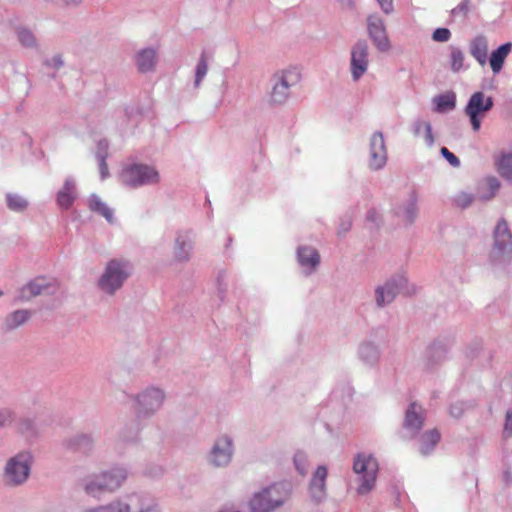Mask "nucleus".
<instances>
[{
  "label": "nucleus",
  "instance_id": "obj_1",
  "mask_svg": "<svg viewBox=\"0 0 512 512\" xmlns=\"http://www.w3.org/2000/svg\"><path fill=\"white\" fill-rule=\"evenodd\" d=\"M128 469L124 466H113L86 476L82 480L83 491L90 497L100 499L106 493L119 490L128 478Z\"/></svg>",
  "mask_w": 512,
  "mask_h": 512
},
{
  "label": "nucleus",
  "instance_id": "obj_2",
  "mask_svg": "<svg viewBox=\"0 0 512 512\" xmlns=\"http://www.w3.org/2000/svg\"><path fill=\"white\" fill-rule=\"evenodd\" d=\"M291 497L289 483H273L252 494L248 507L251 512H276L280 510Z\"/></svg>",
  "mask_w": 512,
  "mask_h": 512
},
{
  "label": "nucleus",
  "instance_id": "obj_3",
  "mask_svg": "<svg viewBox=\"0 0 512 512\" xmlns=\"http://www.w3.org/2000/svg\"><path fill=\"white\" fill-rule=\"evenodd\" d=\"M133 270V264L126 258L110 259L97 280L98 289L105 295L114 296L123 288Z\"/></svg>",
  "mask_w": 512,
  "mask_h": 512
},
{
  "label": "nucleus",
  "instance_id": "obj_4",
  "mask_svg": "<svg viewBox=\"0 0 512 512\" xmlns=\"http://www.w3.org/2000/svg\"><path fill=\"white\" fill-rule=\"evenodd\" d=\"M118 179L121 185L130 189L156 186L161 182L160 173L155 166L135 161L122 164Z\"/></svg>",
  "mask_w": 512,
  "mask_h": 512
},
{
  "label": "nucleus",
  "instance_id": "obj_5",
  "mask_svg": "<svg viewBox=\"0 0 512 512\" xmlns=\"http://www.w3.org/2000/svg\"><path fill=\"white\" fill-rule=\"evenodd\" d=\"M167 394L159 387L150 385L130 396L137 420H148L154 417L164 406Z\"/></svg>",
  "mask_w": 512,
  "mask_h": 512
},
{
  "label": "nucleus",
  "instance_id": "obj_6",
  "mask_svg": "<svg viewBox=\"0 0 512 512\" xmlns=\"http://www.w3.org/2000/svg\"><path fill=\"white\" fill-rule=\"evenodd\" d=\"M378 470V461L373 455L366 453L356 455L353 461V472L358 482L356 489L358 495H367L374 489Z\"/></svg>",
  "mask_w": 512,
  "mask_h": 512
},
{
  "label": "nucleus",
  "instance_id": "obj_7",
  "mask_svg": "<svg viewBox=\"0 0 512 512\" xmlns=\"http://www.w3.org/2000/svg\"><path fill=\"white\" fill-rule=\"evenodd\" d=\"M301 80V71L296 66H291L275 72L271 77L270 103L283 105L290 97V89Z\"/></svg>",
  "mask_w": 512,
  "mask_h": 512
},
{
  "label": "nucleus",
  "instance_id": "obj_8",
  "mask_svg": "<svg viewBox=\"0 0 512 512\" xmlns=\"http://www.w3.org/2000/svg\"><path fill=\"white\" fill-rule=\"evenodd\" d=\"M414 289L408 287V280L403 274H394L383 284L376 286L374 291L375 304L377 308L382 309L390 305L397 295L410 294Z\"/></svg>",
  "mask_w": 512,
  "mask_h": 512
},
{
  "label": "nucleus",
  "instance_id": "obj_9",
  "mask_svg": "<svg viewBox=\"0 0 512 512\" xmlns=\"http://www.w3.org/2000/svg\"><path fill=\"white\" fill-rule=\"evenodd\" d=\"M512 254V233L504 219H500L493 230V246L490 259L494 264L507 263Z\"/></svg>",
  "mask_w": 512,
  "mask_h": 512
},
{
  "label": "nucleus",
  "instance_id": "obj_10",
  "mask_svg": "<svg viewBox=\"0 0 512 512\" xmlns=\"http://www.w3.org/2000/svg\"><path fill=\"white\" fill-rule=\"evenodd\" d=\"M31 470V457L28 453H18L8 459L3 472V482L8 487L23 485Z\"/></svg>",
  "mask_w": 512,
  "mask_h": 512
},
{
  "label": "nucleus",
  "instance_id": "obj_11",
  "mask_svg": "<svg viewBox=\"0 0 512 512\" xmlns=\"http://www.w3.org/2000/svg\"><path fill=\"white\" fill-rule=\"evenodd\" d=\"M233 455V438L228 434H221L215 438L206 459L208 464L214 468H225L231 463Z\"/></svg>",
  "mask_w": 512,
  "mask_h": 512
},
{
  "label": "nucleus",
  "instance_id": "obj_12",
  "mask_svg": "<svg viewBox=\"0 0 512 512\" xmlns=\"http://www.w3.org/2000/svg\"><path fill=\"white\" fill-rule=\"evenodd\" d=\"M493 105L492 97H486L481 91L475 92L470 96L464 112L469 118L473 131L477 132L480 130L482 119L493 108Z\"/></svg>",
  "mask_w": 512,
  "mask_h": 512
},
{
  "label": "nucleus",
  "instance_id": "obj_13",
  "mask_svg": "<svg viewBox=\"0 0 512 512\" xmlns=\"http://www.w3.org/2000/svg\"><path fill=\"white\" fill-rule=\"evenodd\" d=\"M119 499L124 512H160L157 500L145 493L131 492Z\"/></svg>",
  "mask_w": 512,
  "mask_h": 512
},
{
  "label": "nucleus",
  "instance_id": "obj_14",
  "mask_svg": "<svg viewBox=\"0 0 512 512\" xmlns=\"http://www.w3.org/2000/svg\"><path fill=\"white\" fill-rule=\"evenodd\" d=\"M57 291L58 283L56 280L37 277L20 289L18 298L21 301H29L33 297L40 295H55Z\"/></svg>",
  "mask_w": 512,
  "mask_h": 512
},
{
  "label": "nucleus",
  "instance_id": "obj_15",
  "mask_svg": "<svg viewBox=\"0 0 512 512\" xmlns=\"http://www.w3.org/2000/svg\"><path fill=\"white\" fill-rule=\"evenodd\" d=\"M367 32L373 45L380 52H387L391 44L387 35L384 20L378 14H371L367 17Z\"/></svg>",
  "mask_w": 512,
  "mask_h": 512
},
{
  "label": "nucleus",
  "instance_id": "obj_16",
  "mask_svg": "<svg viewBox=\"0 0 512 512\" xmlns=\"http://www.w3.org/2000/svg\"><path fill=\"white\" fill-rule=\"evenodd\" d=\"M369 47L365 40H358L351 48L350 72L353 81H358L368 69Z\"/></svg>",
  "mask_w": 512,
  "mask_h": 512
},
{
  "label": "nucleus",
  "instance_id": "obj_17",
  "mask_svg": "<svg viewBox=\"0 0 512 512\" xmlns=\"http://www.w3.org/2000/svg\"><path fill=\"white\" fill-rule=\"evenodd\" d=\"M388 154L382 132L376 131L370 137L368 165L373 171L381 170L387 163Z\"/></svg>",
  "mask_w": 512,
  "mask_h": 512
},
{
  "label": "nucleus",
  "instance_id": "obj_18",
  "mask_svg": "<svg viewBox=\"0 0 512 512\" xmlns=\"http://www.w3.org/2000/svg\"><path fill=\"white\" fill-rule=\"evenodd\" d=\"M452 346V341L448 338L442 337L432 341L426 348L424 354V364L428 369L439 365L447 359L449 349Z\"/></svg>",
  "mask_w": 512,
  "mask_h": 512
},
{
  "label": "nucleus",
  "instance_id": "obj_19",
  "mask_svg": "<svg viewBox=\"0 0 512 512\" xmlns=\"http://www.w3.org/2000/svg\"><path fill=\"white\" fill-rule=\"evenodd\" d=\"M425 420L424 408L413 402L405 412L403 428L409 438H414L422 429Z\"/></svg>",
  "mask_w": 512,
  "mask_h": 512
},
{
  "label": "nucleus",
  "instance_id": "obj_20",
  "mask_svg": "<svg viewBox=\"0 0 512 512\" xmlns=\"http://www.w3.org/2000/svg\"><path fill=\"white\" fill-rule=\"evenodd\" d=\"M194 249V236L190 230H181L176 233L173 246V256L177 262H188Z\"/></svg>",
  "mask_w": 512,
  "mask_h": 512
},
{
  "label": "nucleus",
  "instance_id": "obj_21",
  "mask_svg": "<svg viewBox=\"0 0 512 512\" xmlns=\"http://www.w3.org/2000/svg\"><path fill=\"white\" fill-rule=\"evenodd\" d=\"M297 261L306 276L311 275L320 265L319 252L312 246H299L297 249Z\"/></svg>",
  "mask_w": 512,
  "mask_h": 512
},
{
  "label": "nucleus",
  "instance_id": "obj_22",
  "mask_svg": "<svg viewBox=\"0 0 512 512\" xmlns=\"http://www.w3.org/2000/svg\"><path fill=\"white\" fill-rule=\"evenodd\" d=\"M395 215L401 219L406 225H412L419 215L418 195L415 191H411L407 200L398 205Z\"/></svg>",
  "mask_w": 512,
  "mask_h": 512
},
{
  "label": "nucleus",
  "instance_id": "obj_23",
  "mask_svg": "<svg viewBox=\"0 0 512 512\" xmlns=\"http://www.w3.org/2000/svg\"><path fill=\"white\" fill-rule=\"evenodd\" d=\"M327 468L324 465L317 467L309 483V492L312 499L321 502L326 496Z\"/></svg>",
  "mask_w": 512,
  "mask_h": 512
},
{
  "label": "nucleus",
  "instance_id": "obj_24",
  "mask_svg": "<svg viewBox=\"0 0 512 512\" xmlns=\"http://www.w3.org/2000/svg\"><path fill=\"white\" fill-rule=\"evenodd\" d=\"M64 446L71 451L88 455L94 448V438L91 434L76 433L64 440Z\"/></svg>",
  "mask_w": 512,
  "mask_h": 512
},
{
  "label": "nucleus",
  "instance_id": "obj_25",
  "mask_svg": "<svg viewBox=\"0 0 512 512\" xmlns=\"http://www.w3.org/2000/svg\"><path fill=\"white\" fill-rule=\"evenodd\" d=\"M31 317L32 311L28 309H17L6 315L1 329L5 333L12 332L27 323Z\"/></svg>",
  "mask_w": 512,
  "mask_h": 512
},
{
  "label": "nucleus",
  "instance_id": "obj_26",
  "mask_svg": "<svg viewBox=\"0 0 512 512\" xmlns=\"http://www.w3.org/2000/svg\"><path fill=\"white\" fill-rule=\"evenodd\" d=\"M76 198V183L72 177H68L57 193L56 202L61 209L67 210L73 205Z\"/></svg>",
  "mask_w": 512,
  "mask_h": 512
},
{
  "label": "nucleus",
  "instance_id": "obj_27",
  "mask_svg": "<svg viewBox=\"0 0 512 512\" xmlns=\"http://www.w3.org/2000/svg\"><path fill=\"white\" fill-rule=\"evenodd\" d=\"M471 56L481 66H485L488 60V40L484 35H477L469 43Z\"/></svg>",
  "mask_w": 512,
  "mask_h": 512
},
{
  "label": "nucleus",
  "instance_id": "obj_28",
  "mask_svg": "<svg viewBox=\"0 0 512 512\" xmlns=\"http://www.w3.org/2000/svg\"><path fill=\"white\" fill-rule=\"evenodd\" d=\"M135 62L141 73L153 71L157 63L156 50L153 48L140 50L135 56Z\"/></svg>",
  "mask_w": 512,
  "mask_h": 512
},
{
  "label": "nucleus",
  "instance_id": "obj_29",
  "mask_svg": "<svg viewBox=\"0 0 512 512\" xmlns=\"http://www.w3.org/2000/svg\"><path fill=\"white\" fill-rule=\"evenodd\" d=\"M358 356L364 364L374 366L380 359L381 350L379 346L373 342H364L359 346Z\"/></svg>",
  "mask_w": 512,
  "mask_h": 512
},
{
  "label": "nucleus",
  "instance_id": "obj_30",
  "mask_svg": "<svg viewBox=\"0 0 512 512\" xmlns=\"http://www.w3.org/2000/svg\"><path fill=\"white\" fill-rule=\"evenodd\" d=\"M512 44L510 42L500 45L496 50L492 51L489 63L494 74H498L504 65L505 59L511 52Z\"/></svg>",
  "mask_w": 512,
  "mask_h": 512
},
{
  "label": "nucleus",
  "instance_id": "obj_31",
  "mask_svg": "<svg viewBox=\"0 0 512 512\" xmlns=\"http://www.w3.org/2000/svg\"><path fill=\"white\" fill-rule=\"evenodd\" d=\"M18 42L25 48L38 49L39 42L34 32L27 26L19 25L14 28Z\"/></svg>",
  "mask_w": 512,
  "mask_h": 512
},
{
  "label": "nucleus",
  "instance_id": "obj_32",
  "mask_svg": "<svg viewBox=\"0 0 512 512\" xmlns=\"http://www.w3.org/2000/svg\"><path fill=\"white\" fill-rule=\"evenodd\" d=\"M88 206L92 212L103 216L109 223H114L115 219L113 210L103 202L98 195L92 194L89 197Z\"/></svg>",
  "mask_w": 512,
  "mask_h": 512
},
{
  "label": "nucleus",
  "instance_id": "obj_33",
  "mask_svg": "<svg viewBox=\"0 0 512 512\" xmlns=\"http://www.w3.org/2000/svg\"><path fill=\"white\" fill-rule=\"evenodd\" d=\"M499 188L500 182L496 177H487L478 186L477 197L482 201H489L495 196Z\"/></svg>",
  "mask_w": 512,
  "mask_h": 512
},
{
  "label": "nucleus",
  "instance_id": "obj_34",
  "mask_svg": "<svg viewBox=\"0 0 512 512\" xmlns=\"http://www.w3.org/2000/svg\"><path fill=\"white\" fill-rule=\"evenodd\" d=\"M433 104L435 105V111L438 113H445L452 111L456 107V94L449 91L444 94H440L433 98Z\"/></svg>",
  "mask_w": 512,
  "mask_h": 512
},
{
  "label": "nucleus",
  "instance_id": "obj_35",
  "mask_svg": "<svg viewBox=\"0 0 512 512\" xmlns=\"http://www.w3.org/2000/svg\"><path fill=\"white\" fill-rule=\"evenodd\" d=\"M440 433L437 429L425 432L420 438V453L429 455L440 441Z\"/></svg>",
  "mask_w": 512,
  "mask_h": 512
},
{
  "label": "nucleus",
  "instance_id": "obj_36",
  "mask_svg": "<svg viewBox=\"0 0 512 512\" xmlns=\"http://www.w3.org/2000/svg\"><path fill=\"white\" fill-rule=\"evenodd\" d=\"M6 205L9 210L22 213L28 208L29 201L20 194L9 192L6 194Z\"/></svg>",
  "mask_w": 512,
  "mask_h": 512
},
{
  "label": "nucleus",
  "instance_id": "obj_37",
  "mask_svg": "<svg viewBox=\"0 0 512 512\" xmlns=\"http://www.w3.org/2000/svg\"><path fill=\"white\" fill-rule=\"evenodd\" d=\"M465 55L461 48L457 46H450L449 62L450 68L454 73H459L461 70L467 69L464 65Z\"/></svg>",
  "mask_w": 512,
  "mask_h": 512
},
{
  "label": "nucleus",
  "instance_id": "obj_38",
  "mask_svg": "<svg viewBox=\"0 0 512 512\" xmlns=\"http://www.w3.org/2000/svg\"><path fill=\"white\" fill-rule=\"evenodd\" d=\"M500 175L508 181H512V153L503 154L497 162Z\"/></svg>",
  "mask_w": 512,
  "mask_h": 512
},
{
  "label": "nucleus",
  "instance_id": "obj_39",
  "mask_svg": "<svg viewBox=\"0 0 512 512\" xmlns=\"http://www.w3.org/2000/svg\"><path fill=\"white\" fill-rule=\"evenodd\" d=\"M353 216L354 211L349 209L339 218L337 227V235L339 237L345 236L350 231L352 227Z\"/></svg>",
  "mask_w": 512,
  "mask_h": 512
},
{
  "label": "nucleus",
  "instance_id": "obj_40",
  "mask_svg": "<svg viewBox=\"0 0 512 512\" xmlns=\"http://www.w3.org/2000/svg\"><path fill=\"white\" fill-rule=\"evenodd\" d=\"M208 72V63L205 53L200 55L195 69L194 87L198 88Z\"/></svg>",
  "mask_w": 512,
  "mask_h": 512
},
{
  "label": "nucleus",
  "instance_id": "obj_41",
  "mask_svg": "<svg viewBox=\"0 0 512 512\" xmlns=\"http://www.w3.org/2000/svg\"><path fill=\"white\" fill-rule=\"evenodd\" d=\"M475 198L474 194L461 191L453 197V202L457 207L465 209L471 206Z\"/></svg>",
  "mask_w": 512,
  "mask_h": 512
},
{
  "label": "nucleus",
  "instance_id": "obj_42",
  "mask_svg": "<svg viewBox=\"0 0 512 512\" xmlns=\"http://www.w3.org/2000/svg\"><path fill=\"white\" fill-rule=\"evenodd\" d=\"M294 466L297 472L305 476L308 473V458L304 452L298 451L294 455Z\"/></svg>",
  "mask_w": 512,
  "mask_h": 512
},
{
  "label": "nucleus",
  "instance_id": "obj_43",
  "mask_svg": "<svg viewBox=\"0 0 512 512\" xmlns=\"http://www.w3.org/2000/svg\"><path fill=\"white\" fill-rule=\"evenodd\" d=\"M470 11V0H462L455 8L452 9L451 14L454 18L465 20Z\"/></svg>",
  "mask_w": 512,
  "mask_h": 512
},
{
  "label": "nucleus",
  "instance_id": "obj_44",
  "mask_svg": "<svg viewBox=\"0 0 512 512\" xmlns=\"http://www.w3.org/2000/svg\"><path fill=\"white\" fill-rule=\"evenodd\" d=\"M97 508L99 509V512H124L119 497L108 504L100 505Z\"/></svg>",
  "mask_w": 512,
  "mask_h": 512
},
{
  "label": "nucleus",
  "instance_id": "obj_45",
  "mask_svg": "<svg viewBox=\"0 0 512 512\" xmlns=\"http://www.w3.org/2000/svg\"><path fill=\"white\" fill-rule=\"evenodd\" d=\"M109 142L106 139H101L97 142L95 156L96 159L108 158L109 156Z\"/></svg>",
  "mask_w": 512,
  "mask_h": 512
},
{
  "label": "nucleus",
  "instance_id": "obj_46",
  "mask_svg": "<svg viewBox=\"0 0 512 512\" xmlns=\"http://www.w3.org/2000/svg\"><path fill=\"white\" fill-rule=\"evenodd\" d=\"M451 37V32L447 28H437L432 34V39L436 42H447Z\"/></svg>",
  "mask_w": 512,
  "mask_h": 512
},
{
  "label": "nucleus",
  "instance_id": "obj_47",
  "mask_svg": "<svg viewBox=\"0 0 512 512\" xmlns=\"http://www.w3.org/2000/svg\"><path fill=\"white\" fill-rule=\"evenodd\" d=\"M440 153L441 155L448 161V163L455 167V168H458L460 166V160L457 156H455L451 151H449L448 148L446 147H442L440 149Z\"/></svg>",
  "mask_w": 512,
  "mask_h": 512
},
{
  "label": "nucleus",
  "instance_id": "obj_48",
  "mask_svg": "<svg viewBox=\"0 0 512 512\" xmlns=\"http://www.w3.org/2000/svg\"><path fill=\"white\" fill-rule=\"evenodd\" d=\"M503 435L505 438L512 436V407L506 411Z\"/></svg>",
  "mask_w": 512,
  "mask_h": 512
},
{
  "label": "nucleus",
  "instance_id": "obj_49",
  "mask_svg": "<svg viewBox=\"0 0 512 512\" xmlns=\"http://www.w3.org/2000/svg\"><path fill=\"white\" fill-rule=\"evenodd\" d=\"M44 64L47 67L54 68L56 70H59L64 66L63 58L60 54L52 56L50 59L45 60Z\"/></svg>",
  "mask_w": 512,
  "mask_h": 512
},
{
  "label": "nucleus",
  "instance_id": "obj_50",
  "mask_svg": "<svg viewBox=\"0 0 512 512\" xmlns=\"http://www.w3.org/2000/svg\"><path fill=\"white\" fill-rule=\"evenodd\" d=\"M12 420V411L8 408H0V427H4Z\"/></svg>",
  "mask_w": 512,
  "mask_h": 512
},
{
  "label": "nucleus",
  "instance_id": "obj_51",
  "mask_svg": "<svg viewBox=\"0 0 512 512\" xmlns=\"http://www.w3.org/2000/svg\"><path fill=\"white\" fill-rule=\"evenodd\" d=\"M424 132H425L424 139H425L426 145L428 147H432L434 145L435 139H434V136L432 133V126H431L430 122L425 124Z\"/></svg>",
  "mask_w": 512,
  "mask_h": 512
},
{
  "label": "nucleus",
  "instance_id": "obj_52",
  "mask_svg": "<svg viewBox=\"0 0 512 512\" xmlns=\"http://www.w3.org/2000/svg\"><path fill=\"white\" fill-rule=\"evenodd\" d=\"M106 160H107V158H103V157H101V159H97L98 164H99V172H100L101 180H104L109 176V169H108Z\"/></svg>",
  "mask_w": 512,
  "mask_h": 512
},
{
  "label": "nucleus",
  "instance_id": "obj_53",
  "mask_svg": "<svg viewBox=\"0 0 512 512\" xmlns=\"http://www.w3.org/2000/svg\"><path fill=\"white\" fill-rule=\"evenodd\" d=\"M428 121L418 119L416 120L412 125V132L415 137H419L421 134V131L425 129V124H427Z\"/></svg>",
  "mask_w": 512,
  "mask_h": 512
},
{
  "label": "nucleus",
  "instance_id": "obj_54",
  "mask_svg": "<svg viewBox=\"0 0 512 512\" xmlns=\"http://www.w3.org/2000/svg\"><path fill=\"white\" fill-rule=\"evenodd\" d=\"M381 10L385 14L392 13L394 6H393V0H377Z\"/></svg>",
  "mask_w": 512,
  "mask_h": 512
},
{
  "label": "nucleus",
  "instance_id": "obj_55",
  "mask_svg": "<svg viewBox=\"0 0 512 512\" xmlns=\"http://www.w3.org/2000/svg\"><path fill=\"white\" fill-rule=\"evenodd\" d=\"M379 218H380V216H379L378 212L376 211V209L372 208V209L368 210L367 215H366V219L369 222L377 224Z\"/></svg>",
  "mask_w": 512,
  "mask_h": 512
},
{
  "label": "nucleus",
  "instance_id": "obj_56",
  "mask_svg": "<svg viewBox=\"0 0 512 512\" xmlns=\"http://www.w3.org/2000/svg\"><path fill=\"white\" fill-rule=\"evenodd\" d=\"M61 1L65 7H72V8L78 7L83 2V0H61Z\"/></svg>",
  "mask_w": 512,
  "mask_h": 512
},
{
  "label": "nucleus",
  "instance_id": "obj_57",
  "mask_svg": "<svg viewBox=\"0 0 512 512\" xmlns=\"http://www.w3.org/2000/svg\"><path fill=\"white\" fill-rule=\"evenodd\" d=\"M450 414L453 416V417H460L462 415V409L461 407L457 406V405H452L450 407Z\"/></svg>",
  "mask_w": 512,
  "mask_h": 512
},
{
  "label": "nucleus",
  "instance_id": "obj_58",
  "mask_svg": "<svg viewBox=\"0 0 512 512\" xmlns=\"http://www.w3.org/2000/svg\"><path fill=\"white\" fill-rule=\"evenodd\" d=\"M343 7L353 8L354 1L353 0H338Z\"/></svg>",
  "mask_w": 512,
  "mask_h": 512
},
{
  "label": "nucleus",
  "instance_id": "obj_59",
  "mask_svg": "<svg viewBox=\"0 0 512 512\" xmlns=\"http://www.w3.org/2000/svg\"><path fill=\"white\" fill-rule=\"evenodd\" d=\"M88 512H99V509L96 507V508H94V509H92V510H90Z\"/></svg>",
  "mask_w": 512,
  "mask_h": 512
},
{
  "label": "nucleus",
  "instance_id": "obj_60",
  "mask_svg": "<svg viewBox=\"0 0 512 512\" xmlns=\"http://www.w3.org/2000/svg\"><path fill=\"white\" fill-rule=\"evenodd\" d=\"M4 295V292L0 290V298Z\"/></svg>",
  "mask_w": 512,
  "mask_h": 512
}]
</instances>
